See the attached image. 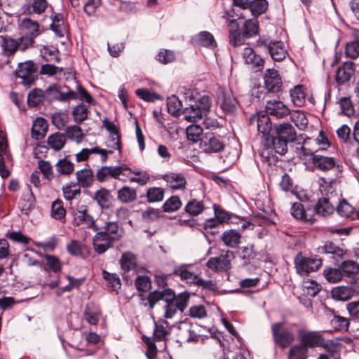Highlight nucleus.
<instances>
[{"label":"nucleus","instance_id":"47","mask_svg":"<svg viewBox=\"0 0 359 359\" xmlns=\"http://www.w3.org/2000/svg\"><path fill=\"white\" fill-rule=\"evenodd\" d=\"M164 194L165 189L162 187H149L146 191L147 201L149 203L162 201Z\"/></svg>","mask_w":359,"mask_h":359},{"label":"nucleus","instance_id":"20","mask_svg":"<svg viewBox=\"0 0 359 359\" xmlns=\"http://www.w3.org/2000/svg\"><path fill=\"white\" fill-rule=\"evenodd\" d=\"M265 112L266 115H271L277 118H283L290 114L289 108L280 100L267 101Z\"/></svg>","mask_w":359,"mask_h":359},{"label":"nucleus","instance_id":"41","mask_svg":"<svg viewBox=\"0 0 359 359\" xmlns=\"http://www.w3.org/2000/svg\"><path fill=\"white\" fill-rule=\"evenodd\" d=\"M120 265L124 272L135 270L137 266V258L131 252H125L120 259Z\"/></svg>","mask_w":359,"mask_h":359},{"label":"nucleus","instance_id":"39","mask_svg":"<svg viewBox=\"0 0 359 359\" xmlns=\"http://www.w3.org/2000/svg\"><path fill=\"white\" fill-rule=\"evenodd\" d=\"M50 29L58 37H63L65 33L64 17L62 13H53L50 15Z\"/></svg>","mask_w":359,"mask_h":359},{"label":"nucleus","instance_id":"1","mask_svg":"<svg viewBox=\"0 0 359 359\" xmlns=\"http://www.w3.org/2000/svg\"><path fill=\"white\" fill-rule=\"evenodd\" d=\"M182 93L188 106L182 109V102L176 95L168 97L167 108L170 114L177 117L182 114L186 121L192 123H196L207 116L211 106L208 95H201L196 89L186 87L182 88Z\"/></svg>","mask_w":359,"mask_h":359},{"label":"nucleus","instance_id":"11","mask_svg":"<svg viewBox=\"0 0 359 359\" xmlns=\"http://www.w3.org/2000/svg\"><path fill=\"white\" fill-rule=\"evenodd\" d=\"M233 257V252L229 250L221 254L218 257H211L206 263L207 267L217 272L227 271L231 269V259Z\"/></svg>","mask_w":359,"mask_h":359},{"label":"nucleus","instance_id":"35","mask_svg":"<svg viewBox=\"0 0 359 359\" xmlns=\"http://www.w3.org/2000/svg\"><path fill=\"white\" fill-rule=\"evenodd\" d=\"M241 235L234 229L225 231L221 237L224 244L230 248H236L241 243Z\"/></svg>","mask_w":359,"mask_h":359},{"label":"nucleus","instance_id":"62","mask_svg":"<svg viewBox=\"0 0 359 359\" xmlns=\"http://www.w3.org/2000/svg\"><path fill=\"white\" fill-rule=\"evenodd\" d=\"M337 213L344 217H350L354 214V208L347 202L346 199H342L337 207Z\"/></svg>","mask_w":359,"mask_h":359},{"label":"nucleus","instance_id":"32","mask_svg":"<svg viewBox=\"0 0 359 359\" xmlns=\"http://www.w3.org/2000/svg\"><path fill=\"white\" fill-rule=\"evenodd\" d=\"M194 41L198 46H203L211 49L217 47V42L214 36L208 31H203L197 34Z\"/></svg>","mask_w":359,"mask_h":359},{"label":"nucleus","instance_id":"9","mask_svg":"<svg viewBox=\"0 0 359 359\" xmlns=\"http://www.w3.org/2000/svg\"><path fill=\"white\" fill-rule=\"evenodd\" d=\"M299 341L309 350V348H317L323 345L324 337L319 331H309L304 328L297 329Z\"/></svg>","mask_w":359,"mask_h":359},{"label":"nucleus","instance_id":"24","mask_svg":"<svg viewBox=\"0 0 359 359\" xmlns=\"http://www.w3.org/2000/svg\"><path fill=\"white\" fill-rule=\"evenodd\" d=\"M170 332L171 327H170L169 323L167 320L161 319L154 323V340L156 341H164V348H166V341Z\"/></svg>","mask_w":359,"mask_h":359},{"label":"nucleus","instance_id":"13","mask_svg":"<svg viewBox=\"0 0 359 359\" xmlns=\"http://www.w3.org/2000/svg\"><path fill=\"white\" fill-rule=\"evenodd\" d=\"M72 224L74 226H79L82 224H85L87 228L97 231L99 230V227L95 224V222L90 215L88 213V210L86 207L81 206L80 209H77L74 211L73 215Z\"/></svg>","mask_w":359,"mask_h":359},{"label":"nucleus","instance_id":"30","mask_svg":"<svg viewBox=\"0 0 359 359\" xmlns=\"http://www.w3.org/2000/svg\"><path fill=\"white\" fill-rule=\"evenodd\" d=\"M334 211V205L330 202L327 198H320L315 205L312 212L319 216L327 217L332 215Z\"/></svg>","mask_w":359,"mask_h":359},{"label":"nucleus","instance_id":"63","mask_svg":"<svg viewBox=\"0 0 359 359\" xmlns=\"http://www.w3.org/2000/svg\"><path fill=\"white\" fill-rule=\"evenodd\" d=\"M324 276L331 283H336L342 279L343 274L339 269L328 268L324 270Z\"/></svg>","mask_w":359,"mask_h":359},{"label":"nucleus","instance_id":"14","mask_svg":"<svg viewBox=\"0 0 359 359\" xmlns=\"http://www.w3.org/2000/svg\"><path fill=\"white\" fill-rule=\"evenodd\" d=\"M245 64L255 72H261L264 67L265 60L250 47H245L242 53Z\"/></svg>","mask_w":359,"mask_h":359},{"label":"nucleus","instance_id":"22","mask_svg":"<svg viewBox=\"0 0 359 359\" xmlns=\"http://www.w3.org/2000/svg\"><path fill=\"white\" fill-rule=\"evenodd\" d=\"M355 74V64L345 62L339 66L336 72L335 81L338 85H344L348 82Z\"/></svg>","mask_w":359,"mask_h":359},{"label":"nucleus","instance_id":"38","mask_svg":"<svg viewBox=\"0 0 359 359\" xmlns=\"http://www.w3.org/2000/svg\"><path fill=\"white\" fill-rule=\"evenodd\" d=\"M117 199L122 203H131L137 199L136 189L128 186H124L117 191Z\"/></svg>","mask_w":359,"mask_h":359},{"label":"nucleus","instance_id":"64","mask_svg":"<svg viewBox=\"0 0 359 359\" xmlns=\"http://www.w3.org/2000/svg\"><path fill=\"white\" fill-rule=\"evenodd\" d=\"M345 53L347 57L355 59L359 56V38L346 43Z\"/></svg>","mask_w":359,"mask_h":359},{"label":"nucleus","instance_id":"23","mask_svg":"<svg viewBox=\"0 0 359 359\" xmlns=\"http://www.w3.org/2000/svg\"><path fill=\"white\" fill-rule=\"evenodd\" d=\"M319 252L332 255V259H334L335 264L337 265L347 255L346 250H344L332 241H326L323 246L319 248Z\"/></svg>","mask_w":359,"mask_h":359},{"label":"nucleus","instance_id":"15","mask_svg":"<svg viewBox=\"0 0 359 359\" xmlns=\"http://www.w3.org/2000/svg\"><path fill=\"white\" fill-rule=\"evenodd\" d=\"M312 163L317 170L322 172H327L335 168L339 172L342 170V166L337 163L336 158L334 157L320 154L315 155L312 158Z\"/></svg>","mask_w":359,"mask_h":359},{"label":"nucleus","instance_id":"31","mask_svg":"<svg viewBox=\"0 0 359 359\" xmlns=\"http://www.w3.org/2000/svg\"><path fill=\"white\" fill-rule=\"evenodd\" d=\"M48 124L43 117H38L33 123L31 133L33 138L36 140L43 139L48 131Z\"/></svg>","mask_w":359,"mask_h":359},{"label":"nucleus","instance_id":"6","mask_svg":"<svg viewBox=\"0 0 359 359\" xmlns=\"http://www.w3.org/2000/svg\"><path fill=\"white\" fill-rule=\"evenodd\" d=\"M39 66L32 60L20 63L15 72L16 80L25 86H30L37 80Z\"/></svg>","mask_w":359,"mask_h":359},{"label":"nucleus","instance_id":"28","mask_svg":"<svg viewBox=\"0 0 359 359\" xmlns=\"http://www.w3.org/2000/svg\"><path fill=\"white\" fill-rule=\"evenodd\" d=\"M352 292L359 294V281L351 287H337L332 289V296L336 299L346 301L351 297Z\"/></svg>","mask_w":359,"mask_h":359},{"label":"nucleus","instance_id":"42","mask_svg":"<svg viewBox=\"0 0 359 359\" xmlns=\"http://www.w3.org/2000/svg\"><path fill=\"white\" fill-rule=\"evenodd\" d=\"M100 231L105 232L106 235L109 238H112L115 242L120 241L123 236V230L120 229L118 222H116L106 223L104 229Z\"/></svg>","mask_w":359,"mask_h":359},{"label":"nucleus","instance_id":"4","mask_svg":"<svg viewBox=\"0 0 359 359\" xmlns=\"http://www.w3.org/2000/svg\"><path fill=\"white\" fill-rule=\"evenodd\" d=\"M254 121H256L257 123L258 136L260 137L263 144V149L260 155L264 159L263 161L271 164V156L269 147L273 142L271 137L273 136L274 128H273L272 122L270 117L264 114L263 111L259 112L257 116L251 118L250 123H252Z\"/></svg>","mask_w":359,"mask_h":359},{"label":"nucleus","instance_id":"61","mask_svg":"<svg viewBox=\"0 0 359 359\" xmlns=\"http://www.w3.org/2000/svg\"><path fill=\"white\" fill-rule=\"evenodd\" d=\"M187 135L190 141L196 142L200 140V137L203 135V128L199 125L191 124L187 128Z\"/></svg>","mask_w":359,"mask_h":359},{"label":"nucleus","instance_id":"10","mask_svg":"<svg viewBox=\"0 0 359 359\" xmlns=\"http://www.w3.org/2000/svg\"><path fill=\"white\" fill-rule=\"evenodd\" d=\"M294 262L297 272L301 275H308L321 266L320 260L304 257L302 252L297 253Z\"/></svg>","mask_w":359,"mask_h":359},{"label":"nucleus","instance_id":"2","mask_svg":"<svg viewBox=\"0 0 359 359\" xmlns=\"http://www.w3.org/2000/svg\"><path fill=\"white\" fill-rule=\"evenodd\" d=\"M222 18L228 27L229 43L233 47L245 44V40L259 34V22L256 19L245 20L236 14L233 9L225 11Z\"/></svg>","mask_w":359,"mask_h":359},{"label":"nucleus","instance_id":"16","mask_svg":"<svg viewBox=\"0 0 359 359\" xmlns=\"http://www.w3.org/2000/svg\"><path fill=\"white\" fill-rule=\"evenodd\" d=\"M217 103L225 113L231 114L236 110L237 100L231 90L220 91Z\"/></svg>","mask_w":359,"mask_h":359},{"label":"nucleus","instance_id":"57","mask_svg":"<svg viewBox=\"0 0 359 359\" xmlns=\"http://www.w3.org/2000/svg\"><path fill=\"white\" fill-rule=\"evenodd\" d=\"M64 198L69 201L73 200L77 195H80V187L76 182H70L62 188Z\"/></svg>","mask_w":359,"mask_h":359},{"label":"nucleus","instance_id":"53","mask_svg":"<svg viewBox=\"0 0 359 359\" xmlns=\"http://www.w3.org/2000/svg\"><path fill=\"white\" fill-rule=\"evenodd\" d=\"M182 205L180 198L177 196H172L163 203L162 208L165 212H173L178 210Z\"/></svg>","mask_w":359,"mask_h":359},{"label":"nucleus","instance_id":"43","mask_svg":"<svg viewBox=\"0 0 359 359\" xmlns=\"http://www.w3.org/2000/svg\"><path fill=\"white\" fill-rule=\"evenodd\" d=\"M50 215L53 219L59 220L62 224L66 222V210L60 199H57L52 203Z\"/></svg>","mask_w":359,"mask_h":359},{"label":"nucleus","instance_id":"46","mask_svg":"<svg viewBox=\"0 0 359 359\" xmlns=\"http://www.w3.org/2000/svg\"><path fill=\"white\" fill-rule=\"evenodd\" d=\"M205 204L203 201L190 200L184 207V211L191 216H197L203 212Z\"/></svg>","mask_w":359,"mask_h":359},{"label":"nucleus","instance_id":"29","mask_svg":"<svg viewBox=\"0 0 359 359\" xmlns=\"http://www.w3.org/2000/svg\"><path fill=\"white\" fill-rule=\"evenodd\" d=\"M113 196L109 191L102 187L94 193L93 201H96L102 210H108L112 205Z\"/></svg>","mask_w":359,"mask_h":359},{"label":"nucleus","instance_id":"27","mask_svg":"<svg viewBox=\"0 0 359 359\" xmlns=\"http://www.w3.org/2000/svg\"><path fill=\"white\" fill-rule=\"evenodd\" d=\"M61 86L57 84L50 86L46 90V93L53 94V98L60 102H68L72 100L77 99L76 93L69 90L67 93L61 92Z\"/></svg>","mask_w":359,"mask_h":359},{"label":"nucleus","instance_id":"5","mask_svg":"<svg viewBox=\"0 0 359 359\" xmlns=\"http://www.w3.org/2000/svg\"><path fill=\"white\" fill-rule=\"evenodd\" d=\"M297 323H288L281 321L273 323L271 325L272 339L276 346L281 349L289 347L295 340L294 329H299Z\"/></svg>","mask_w":359,"mask_h":359},{"label":"nucleus","instance_id":"3","mask_svg":"<svg viewBox=\"0 0 359 359\" xmlns=\"http://www.w3.org/2000/svg\"><path fill=\"white\" fill-rule=\"evenodd\" d=\"M297 140L295 128L289 123L274 125V131L269 147L270 154L273 153L284 155L287 151V144Z\"/></svg>","mask_w":359,"mask_h":359},{"label":"nucleus","instance_id":"17","mask_svg":"<svg viewBox=\"0 0 359 359\" xmlns=\"http://www.w3.org/2000/svg\"><path fill=\"white\" fill-rule=\"evenodd\" d=\"M67 251L69 255L82 259L88 258L90 255V248L83 241L72 240L67 245Z\"/></svg>","mask_w":359,"mask_h":359},{"label":"nucleus","instance_id":"12","mask_svg":"<svg viewBox=\"0 0 359 359\" xmlns=\"http://www.w3.org/2000/svg\"><path fill=\"white\" fill-rule=\"evenodd\" d=\"M264 86L269 93H278L282 90L283 81L279 72L273 68L267 69L264 75Z\"/></svg>","mask_w":359,"mask_h":359},{"label":"nucleus","instance_id":"44","mask_svg":"<svg viewBox=\"0 0 359 359\" xmlns=\"http://www.w3.org/2000/svg\"><path fill=\"white\" fill-rule=\"evenodd\" d=\"M257 252L253 244L243 246L241 248L240 257L245 265L250 264L253 262L257 258Z\"/></svg>","mask_w":359,"mask_h":359},{"label":"nucleus","instance_id":"45","mask_svg":"<svg viewBox=\"0 0 359 359\" xmlns=\"http://www.w3.org/2000/svg\"><path fill=\"white\" fill-rule=\"evenodd\" d=\"M20 27L25 32V35H30L36 38L39 34V25L36 21L29 18L23 19Z\"/></svg>","mask_w":359,"mask_h":359},{"label":"nucleus","instance_id":"18","mask_svg":"<svg viewBox=\"0 0 359 359\" xmlns=\"http://www.w3.org/2000/svg\"><path fill=\"white\" fill-rule=\"evenodd\" d=\"M311 208H304V205L299 202L292 204L290 209L292 217L298 220L313 224L316 220L315 214L311 212Z\"/></svg>","mask_w":359,"mask_h":359},{"label":"nucleus","instance_id":"54","mask_svg":"<svg viewBox=\"0 0 359 359\" xmlns=\"http://www.w3.org/2000/svg\"><path fill=\"white\" fill-rule=\"evenodd\" d=\"M44 258L46 261V267L45 268V270L50 271L55 273L61 271L62 264L57 257L46 254L44 255Z\"/></svg>","mask_w":359,"mask_h":359},{"label":"nucleus","instance_id":"52","mask_svg":"<svg viewBox=\"0 0 359 359\" xmlns=\"http://www.w3.org/2000/svg\"><path fill=\"white\" fill-rule=\"evenodd\" d=\"M45 92L40 88H34L27 96V104L29 107H35L39 105L43 100Z\"/></svg>","mask_w":359,"mask_h":359},{"label":"nucleus","instance_id":"19","mask_svg":"<svg viewBox=\"0 0 359 359\" xmlns=\"http://www.w3.org/2000/svg\"><path fill=\"white\" fill-rule=\"evenodd\" d=\"M161 178L166 182L167 186L172 190H184L187 187V180L183 173L168 172L162 175Z\"/></svg>","mask_w":359,"mask_h":359},{"label":"nucleus","instance_id":"34","mask_svg":"<svg viewBox=\"0 0 359 359\" xmlns=\"http://www.w3.org/2000/svg\"><path fill=\"white\" fill-rule=\"evenodd\" d=\"M48 6L46 0H33L32 4H25L22 6V11L24 14H41Z\"/></svg>","mask_w":359,"mask_h":359},{"label":"nucleus","instance_id":"50","mask_svg":"<svg viewBox=\"0 0 359 359\" xmlns=\"http://www.w3.org/2000/svg\"><path fill=\"white\" fill-rule=\"evenodd\" d=\"M292 102L295 106L301 107L305 102V93L304 87L301 85L294 86L290 90Z\"/></svg>","mask_w":359,"mask_h":359},{"label":"nucleus","instance_id":"37","mask_svg":"<svg viewBox=\"0 0 359 359\" xmlns=\"http://www.w3.org/2000/svg\"><path fill=\"white\" fill-rule=\"evenodd\" d=\"M172 296V289L166 288L163 290L162 291L159 290H154L150 292L147 296V301L149 302V307L150 309H152L155 304L158 302L160 300H164L165 298H169Z\"/></svg>","mask_w":359,"mask_h":359},{"label":"nucleus","instance_id":"51","mask_svg":"<svg viewBox=\"0 0 359 359\" xmlns=\"http://www.w3.org/2000/svg\"><path fill=\"white\" fill-rule=\"evenodd\" d=\"M309 350L300 342L292 346L288 353V359H306Z\"/></svg>","mask_w":359,"mask_h":359},{"label":"nucleus","instance_id":"8","mask_svg":"<svg viewBox=\"0 0 359 359\" xmlns=\"http://www.w3.org/2000/svg\"><path fill=\"white\" fill-rule=\"evenodd\" d=\"M224 147L222 137L212 133H206L200 139L199 148L205 154L219 153L223 151Z\"/></svg>","mask_w":359,"mask_h":359},{"label":"nucleus","instance_id":"49","mask_svg":"<svg viewBox=\"0 0 359 359\" xmlns=\"http://www.w3.org/2000/svg\"><path fill=\"white\" fill-rule=\"evenodd\" d=\"M66 142L65 135L56 133L50 135L47 140V143L50 148L55 151H60L62 149Z\"/></svg>","mask_w":359,"mask_h":359},{"label":"nucleus","instance_id":"33","mask_svg":"<svg viewBox=\"0 0 359 359\" xmlns=\"http://www.w3.org/2000/svg\"><path fill=\"white\" fill-rule=\"evenodd\" d=\"M101 311L100 307L93 302H89L86 304L84 311V317L86 321L93 325L98 323Z\"/></svg>","mask_w":359,"mask_h":359},{"label":"nucleus","instance_id":"7","mask_svg":"<svg viewBox=\"0 0 359 359\" xmlns=\"http://www.w3.org/2000/svg\"><path fill=\"white\" fill-rule=\"evenodd\" d=\"M172 274L179 276L181 280L187 284L195 285L204 289L211 290V286L214 285L212 280H205L199 278L196 274L190 271L187 265L182 264L174 268Z\"/></svg>","mask_w":359,"mask_h":359},{"label":"nucleus","instance_id":"58","mask_svg":"<svg viewBox=\"0 0 359 359\" xmlns=\"http://www.w3.org/2000/svg\"><path fill=\"white\" fill-rule=\"evenodd\" d=\"M102 276L107 282V287L116 290L121 287V280L119 276L116 273H110L105 270L102 271Z\"/></svg>","mask_w":359,"mask_h":359},{"label":"nucleus","instance_id":"60","mask_svg":"<svg viewBox=\"0 0 359 359\" xmlns=\"http://www.w3.org/2000/svg\"><path fill=\"white\" fill-rule=\"evenodd\" d=\"M330 324L335 331L347 330L349 326V321L346 318L334 315L330 320Z\"/></svg>","mask_w":359,"mask_h":359},{"label":"nucleus","instance_id":"55","mask_svg":"<svg viewBox=\"0 0 359 359\" xmlns=\"http://www.w3.org/2000/svg\"><path fill=\"white\" fill-rule=\"evenodd\" d=\"M55 167L56 170L61 175H69L74 170V164L65 158L60 159L56 163Z\"/></svg>","mask_w":359,"mask_h":359},{"label":"nucleus","instance_id":"36","mask_svg":"<svg viewBox=\"0 0 359 359\" xmlns=\"http://www.w3.org/2000/svg\"><path fill=\"white\" fill-rule=\"evenodd\" d=\"M271 58L275 61L283 60L287 55L283 43L280 41H273L268 50Z\"/></svg>","mask_w":359,"mask_h":359},{"label":"nucleus","instance_id":"59","mask_svg":"<svg viewBox=\"0 0 359 359\" xmlns=\"http://www.w3.org/2000/svg\"><path fill=\"white\" fill-rule=\"evenodd\" d=\"M135 285L139 292H146L151 288V281L149 276H137L135 280Z\"/></svg>","mask_w":359,"mask_h":359},{"label":"nucleus","instance_id":"26","mask_svg":"<svg viewBox=\"0 0 359 359\" xmlns=\"http://www.w3.org/2000/svg\"><path fill=\"white\" fill-rule=\"evenodd\" d=\"M76 177L78 187L82 188L91 187L94 183L95 177L89 165H87V168L78 170L76 172Z\"/></svg>","mask_w":359,"mask_h":359},{"label":"nucleus","instance_id":"40","mask_svg":"<svg viewBox=\"0 0 359 359\" xmlns=\"http://www.w3.org/2000/svg\"><path fill=\"white\" fill-rule=\"evenodd\" d=\"M0 38L1 39V47L3 55L6 57L13 55L18 50L16 39L8 36H0Z\"/></svg>","mask_w":359,"mask_h":359},{"label":"nucleus","instance_id":"48","mask_svg":"<svg viewBox=\"0 0 359 359\" xmlns=\"http://www.w3.org/2000/svg\"><path fill=\"white\" fill-rule=\"evenodd\" d=\"M28 189L29 193L23 194L19 203L22 212L25 214H28L31 211L35 202V198L29 186H28Z\"/></svg>","mask_w":359,"mask_h":359},{"label":"nucleus","instance_id":"56","mask_svg":"<svg viewBox=\"0 0 359 359\" xmlns=\"http://www.w3.org/2000/svg\"><path fill=\"white\" fill-rule=\"evenodd\" d=\"M250 10L253 16L257 17L264 13L268 8L266 0H253L250 2Z\"/></svg>","mask_w":359,"mask_h":359},{"label":"nucleus","instance_id":"25","mask_svg":"<svg viewBox=\"0 0 359 359\" xmlns=\"http://www.w3.org/2000/svg\"><path fill=\"white\" fill-rule=\"evenodd\" d=\"M120 170L121 168H114V166H102L97 170L95 178L100 183L107 181L109 178L122 180L120 177Z\"/></svg>","mask_w":359,"mask_h":359},{"label":"nucleus","instance_id":"21","mask_svg":"<svg viewBox=\"0 0 359 359\" xmlns=\"http://www.w3.org/2000/svg\"><path fill=\"white\" fill-rule=\"evenodd\" d=\"M115 241L112 238L106 235L105 232L97 231L93 238V245L95 251L98 254H103L109 248H112Z\"/></svg>","mask_w":359,"mask_h":359}]
</instances>
